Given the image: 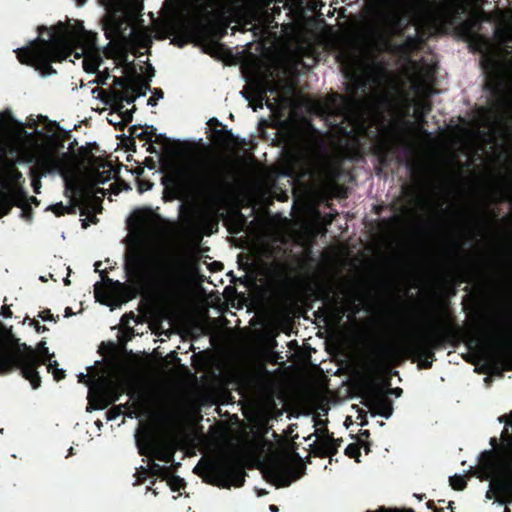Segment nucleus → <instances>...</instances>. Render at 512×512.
<instances>
[{"instance_id": "nucleus-41", "label": "nucleus", "mask_w": 512, "mask_h": 512, "mask_svg": "<svg viewBox=\"0 0 512 512\" xmlns=\"http://www.w3.org/2000/svg\"><path fill=\"white\" fill-rule=\"evenodd\" d=\"M72 453H73V447H70L69 454H72Z\"/></svg>"}, {"instance_id": "nucleus-14", "label": "nucleus", "mask_w": 512, "mask_h": 512, "mask_svg": "<svg viewBox=\"0 0 512 512\" xmlns=\"http://www.w3.org/2000/svg\"><path fill=\"white\" fill-rule=\"evenodd\" d=\"M148 87L138 76H130L126 79V84L121 91L115 93L114 113H111L109 121L114 124L128 122L132 119L133 107L129 108L137 98L146 95Z\"/></svg>"}, {"instance_id": "nucleus-25", "label": "nucleus", "mask_w": 512, "mask_h": 512, "mask_svg": "<svg viewBox=\"0 0 512 512\" xmlns=\"http://www.w3.org/2000/svg\"><path fill=\"white\" fill-rule=\"evenodd\" d=\"M21 177L22 174L19 171L11 169L6 174V181L9 182L10 185L16 186Z\"/></svg>"}, {"instance_id": "nucleus-24", "label": "nucleus", "mask_w": 512, "mask_h": 512, "mask_svg": "<svg viewBox=\"0 0 512 512\" xmlns=\"http://www.w3.org/2000/svg\"><path fill=\"white\" fill-rule=\"evenodd\" d=\"M345 454L351 458H355L357 462H360L359 457L361 456L360 448L357 443H351L345 448Z\"/></svg>"}, {"instance_id": "nucleus-5", "label": "nucleus", "mask_w": 512, "mask_h": 512, "mask_svg": "<svg viewBox=\"0 0 512 512\" xmlns=\"http://www.w3.org/2000/svg\"><path fill=\"white\" fill-rule=\"evenodd\" d=\"M504 419L501 446L495 451L485 452L472 471L480 480L488 481L485 498L504 506V512H511L506 506L512 504V413L500 421Z\"/></svg>"}, {"instance_id": "nucleus-4", "label": "nucleus", "mask_w": 512, "mask_h": 512, "mask_svg": "<svg viewBox=\"0 0 512 512\" xmlns=\"http://www.w3.org/2000/svg\"><path fill=\"white\" fill-rule=\"evenodd\" d=\"M338 59L350 84L363 92L362 97H341L338 103L343 120L347 122L340 131L348 136L354 150L360 136H370L372 126H379L378 130L383 128V114L393 107V98L384 87L386 80L382 65L364 50H343Z\"/></svg>"}, {"instance_id": "nucleus-37", "label": "nucleus", "mask_w": 512, "mask_h": 512, "mask_svg": "<svg viewBox=\"0 0 512 512\" xmlns=\"http://www.w3.org/2000/svg\"><path fill=\"white\" fill-rule=\"evenodd\" d=\"M106 79H107V77H105L103 79H99V80H97V82L104 84Z\"/></svg>"}, {"instance_id": "nucleus-9", "label": "nucleus", "mask_w": 512, "mask_h": 512, "mask_svg": "<svg viewBox=\"0 0 512 512\" xmlns=\"http://www.w3.org/2000/svg\"><path fill=\"white\" fill-rule=\"evenodd\" d=\"M136 444L140 454L149 457L146 467H141L137 472L139 481L148 475H163L165 468L156 463L161 460L168 464L174 456V444L171 437L161 428L151 423H141L135 435Z\"/></svg>"}, {"instance_id": "nucleus-27", "label": "nucleus", "mask_w": 512, "mask_h": 512, "mask_svg": "<svg viewBox=\"0 0 512 512\" xmlns=\"http://www.w3.org/2000/svg\"><path fill=\"white\" fill-rule=\"evenodd\" d=\"M120 415V412L116 411V410H111L108 415H107V419L109 421H114L116 420Z\"/></svg>"}, {"instance_id": "nucleus-13", "label": "nucleus", "mask_w": 512, "mask_h": 512, "mask_svg": "<svg viewBox=\"0 0 512 512\" xmlns=\"http://www.w3.org/2000/svg\"><path fill=\"white\" fill-rule=\"evenodd\" d=\"M205 477L212 484L222 488L240 487L245 480V471L233 456H226L208 463Z\"/></svg>"}, {"instance_id": "nucleus-28", "label": "nucleus", "mask_w": 512, "mask_h": 512, "mask_svg": "<svg viewBox=\"0 0 512 512\" xmlns=\"http://www.w3.org/2000/svg\"><path fill=\"white\" fill-rule=\"evenodd\" d=\"M355 154H356V152H354V151H353V152H351V153H350V152H344V151H343V152H340V156H341L342 158H345V159H353V157H354V155H355Z\"/></svg>"}, {"instance_id": "nucleus-23", "label": "nucleus", "mask_w": 512, "mask_h": 512, "mask_svg": "<svg viewBox=\"0 0 512 512\" xmlns=\"http://www.w3.org/2000/svg\"><path fill=\"white\" fill-rule=\"evenodd\" d=\"M497 101L507 109H512V87L505 93L497 96Z\"/></svg>"}, {"instance_id": "nucleus-44", "label": "nucleus", "mask_w": 512, "mask_h": 512, "mask_svg": "<svg viewBox=\"0 0 512 512\" xmlns=\"http://www.w3.org/2000/svg\"><path fill=\"white\" fill-rule=\"evenodd\" d=\"M0 158H2V154H0Z\"/></svg>"}, {"instance_id": "nucleus-22", "label": "nucleus", "mask_w": 512, "mask_h": 512, "mask_svg": "<svg viewBox=\"0 0 512 512\" xmlns=\"http://www.w3.org/2000/svg\"><path fill=\"white\" fill-rule=\"evenodd\" d=\"M450 485L455 490H463L466 486V477L464 474H454L449 478Z\"/></svg>"}, {"instance_id": "nucleus-8", "label": "nucleus", "mask_w": 512, "mask_h": 512, "mask_svg": "<svg viewBox=\"0 0 512 512\" xmlns=\"http://www.w3.org/2000/svg\"><path fill=\"white\" fill-rule=\"evenodd\" d=\"M53 356L54 354L49 352L46 341H41L36 348L26 344L15 346L0 335V371L20 368L22 375L30 381L33 389L40 386L37 370V365L40 363L47 365L48 371L56 380L64 378L65 372L58 367L56 360H52Z\"/></svg>"}, {"instance_id": "nucleus-43", "label": "nucleus", "mask_w": 512, "mask_h": 512, "mask_svg": "<svg viewBox=\"0 0 512 512\" xmlns=\"http://www.w3.org/2000/svg\"><path fill=\"white\" fill-rule=\"evenodd\" d=\"M148 104L152 105V100L151 99L148 100Z\"/></svg>"}, {"instance_id": "nucleus-12", "label": "nucleus", "mask_w": 512, "mask_h": 512, "mask_svg": "<svg viewBox=\"0 0 512 512\" xmlns=\"http://www.w3.org/2000/svg\"><path fill=\"white\" fill-rule=\"evenodd\" d=\"M80 383L89 386V405L87 411L101 410L119 400L125 390V379L121 375L115 377L100 376L94 382H90L88 373L80 372L78 375Z\"/></svg>"}, {"instance_id": "nucleus-36", "label": "nucleus", "mask_w": 512, "mask_h": 512, "mask_svg": "<svg viewBox=\"0 0 512 512\" xmlns=\"http://www.w3.org/2000/svg\"><path fill=\"white\" fill-rule=\"evenodd\" d=\"M96 426H97V428H98V429H101V427H102V423H101L100 421H97V422H96Z\"/></svg>"}, {"instance_id": "nucleus-39", "label": "nucleus", "mask_w": 512, "mask_h": 512, "mask_svg": "<svg viewBox=\"0 0 512 512\" xmlns=\"http://www.w3.org/2000/svg\"><path fill=\"white\" fill-rule=\"evenodd\" d=\"M149 489H150V490H152V492H153V495H154V496H156V495H157V491H156L155 489H152V488H150V487H149Z\"/></svg>"}, {"instance_id": "nucleus-21", "label": "nucleus", "mask_w": 512, "mask_h": 512, "mask_svg": "<svg viewBox=\"0 0 512 512\" xmlns=\"http://www.w3.org/2000/svg\"><path fill=\"white\" fill-rule=\"evenodd\" d=\"M389 129L391 131V137L393 138V142H406L404 131L399 127V125L392 121L389 123Z\"/></svg>"}, {"instance_id": "nucleus-16", "label": "nucleus", "mask_w": 512, "mask_h": 512, "mask_svg": "<svg viewBox=\"0 0 512 512\" xmlns=\"http://www.w3.org/2000/svg\"><path fill=\"white\" fill-rule=\"evenodd\" d=\"M387 386L388 384L385 383L370 385L365 394V402L373 414L389 419L393 414V408L388 395L399 398L402 395V389L387 388Z\"/></svg>"}, {"instance_id": "nucleus-3", "label": "nucleus", "mask_w": 512, "mask_h": 512, "mask_svg": "<svg viewBox=\"0 0 512 512\" xmlns=\"http://www.w3.org/2000/svg\"><path fill=\"white\" fill-rule=\"evenodd\" d=\"M0 154L9 164H33L34 192L39 193L42 177L58 175L73 197H84L75 159L63 142L42 131L28 132L10 110L0 112Z\"/></svg>"}, {"instance_id": "nucleus-15", "label": "nucleus", "mask_w": 512, "mask_h": 512, "mask_svg": "<svg viewBox=\"0 0 512 512\" xmlns=\"http://www.w3.org/2000/svg\"><path fill=\"white\" fill-rule=\"evenodd\" d=\"M450 328V321L443 317L439 325H429L425 331L410 333L405 344L420 355L430 356L444 342Z\"/></svg>"}, {"instance_id": "nucleus-32", "label": "nucleus", "mask_w": 512, "mask_h": 512, "mask_svg": "<svg viewBox=\"0 0 512 512\" xmlns=\"http://www.w3.org/2000/svg\"><path fill=\"white\" fill-rule=\"evenodd\" d=\"M431 364H432V361H431V360L425 359V360L423 361V366H424V367H429Z\"/></svg>"}, {"instance_id": "nucleus-10", "label": "nucleus", "mask_w": 512, "mask_h": 512, "mask_svg": "<svg viewBox=\"0 0 512 512\" xmlns=\"http://www.w3.org/2000/svg\"><path fill=\"white\" fill-rule=\"evenodd\" d=\"M162 183L172 197L181 199L193 193L209 190L212 186V177L206 168L184 163L167 171L162 177Z\"/></svg>"}, {"instance_id": "nucleus-42", "label": "nucleus", "mask_w": 512, "mask_h": 512, "mask_svg": "<svg viewBox=\"0 0 512 512\" xmlns=\"http://www.w3.org/2000/svg\"><path fill=\"white\" fill-rule=\"evenodd\" d=\"M115 82H116L117 84H120V79H115Z\"/></svg>"}, {"instance_id": "nucleus-26", "label": "nucleus", "mask_w": 512, "mask_h": 512, "mask_svg": "<svg viewBox=\"0 0 512 512\" xmlns=\"http://www.w3.org/2000/svg\"><path fill=\"white\" fill-rule=\"evenodd\" d=\"M70 209L69 206H65L64 204L62 203H57L53 206H51V210L56 214V215H62L64 214L65 212H67L68 210Z\"/></svg>"}, {"instance_id": "nucleus-7", "label": "nucleus", "mask_w": 512, "mask_h": 512, "mask_svg": "<svg viewBox=\"0 0 512 512\" xmlns=\"http://www.w3.org/2000/svg\"><path fill=\"white\" fill-rule=\"evenodd\" d=\"M223 8L224 0H176L165 7V25L171 32L190 38L208 30Z\"/></svg>"}, {"instance_id": "nucleus-20", "label": "nucleus", "mask_w": 512, "mask_h": 512, "mask_svg": "<svg viewBox=\"0 0 512 512\" xmlns=\"http://www.w3.org/2000/svg\"><path fill=\"white\" fill-rule=\"evenodd\" d=\"M7 188L6 190H0V217L7 213L11 205L10 190L15 189Z\"/></svg>"}, {"instance_id": "nucleus-11", "label": "nucleus", "mask_w": 512, "mask_h": 512, "mask_svg": "<svg viewBox=\"0 0 512 512\" xmlns=\"http://www.w3.org/2000/svg\"><path fill=\"white\" fill-rule=\"evenodd\" d=\"M405 73L411 89L416 96L413 100V114L418 128L420 129L426 114L430 110L429 103L425 98L433 93L431 83L434 76V67L432 65L412 62L409 64Z\"/></svg>"}, {"instance_id": "nucleus-18", "label": "nucleus", "mask_w": 512, "mask_h": 512, "mask_svg": "<svg viewBox=\"0 0 512 512\" xmlns=\"http://www.w3.org/2000/svg\"><path fill=\"white\" fill-rule=\"evenodd\" d=\"M299 470V466L283 461L273 467L272 474L277 486L285 487L298 477Z\"/></svg>"}, {"instance_id": "nucleus-19", "label": "nucleus", "mask_w": 512, "mask_h": 512, "mask_svg": "<svg viewBox=\"0 0 512 512\" xmlns=\"http://www.w3.org/2000/svg\"><path fill=\"white\" fill-rule=\"evenodd\" d=\"M114 177V171L111 165H101L100 168L93 174V181L97 184H104Z\"/></svg>"}, {"instance_id": "nucleus-35", "label": "nucleus", "mask_w": 512, "mask_h": 512, "mask_svg": "<svg viewBox=\"0 0 512 512\" xmlns=\"http://www.w3.org/2000/svg\"><path fill=\"white\" fill-rule=\"evenodd\" d=\"M217 122H218V120L216 118H211V119H209L208 124L211 125L212 123H217Z\"/></svg>"}, {"instance_id": "nucleus-33", "label": "nucleus", "mask_w": 512, "mask_h": 512, "mask_svg": "<svg viewBox=\"0 0 512 512\" xmlns=\"http://www.w3.org/2000/svg\"><path fill=\"white\" fill-rule=\"evenodd\" d=\"M269 510H270L271 512H278V511H279L278 507H276L275 505H270V506H269Z\"/></svg>"}, {"instance_id": "nucleus-1", "label": "nucleus", "mask_w": 512, "mask_h": 512, "mask_svg": "<svg viewBox=\"0 0 512 512\" xmlns=\"http://www.w3.org/2000/svg\"><path fill=\"white\" fill-rule=\"evenodd\" d=\"M107 15L103 21L105 36L110 42L101 48L96 44L93 32L85 30L81 23H76L49 40L35 39L26 47L15 49L19 61L37 70L42 77L52 76L55 61L66 60L73 55L81 60L84 71L96 74L103 65V55L113 58L118 65L132 70L128 50L135 46H148L150 33L137 26V18L142 10V0H101Z\"/></svg>"}, {"instance_id": "nucleus-29", "label": "nucleus", "mask_w": 512, "mask_h": 512, "mask_svg": "<svg viewBox=\"0 0 512 512\" xmlns=\"http://www.w3.org/2000/svg\"><path fill=\"white\" fill-rule=\"evenodd\" d=\"M151 187H152V185H151V184H143V183H141V184L139 185V190H140V192L142 193V192H144V191H147V190L151 189Z\"/></svg>"}, {"instance_id": "nucleus-6", "label": "nucleus", "mask_w": 512, "mask_h": 512, "mask_svg": "<svg viewBox=\"0 0 512 512\" xmlns=\"http://www.w3.org/2000/svg\"><path fill=\"white\" fill-rule=\"evenodd\" d=\"M286 174L291 177H309L328 183L334 180L333 160L322 152V143L316 135H303L294 140L284 154Z\"/></svg>"}, {"instance_id": "nucleus-38", "label": "nucleus", "mask_w": 512, "mask_h": 512, "mask_svg": "<svg viewBox=\"0 0 512 512\" xmlns=\"http://www.w3.org/2000/svg\"><path fill=\"white\" fill-rule=\"evenodd\" d=\"M41 330H45V327L37 326V332H40Z\"/></svg>"}, {"instance_id": "nucleus-17", "label": "nucleus", "mask_w": 512, "mask_h": 512, "mask_svg": "<svg viewBox=\"0 0 512 512\" xmlns=\"http://www.w3.org/2000/svg\"><path fill=\"white\" fill-rule=\"evenodd\" d=\"M282 88L283 86L280 83L275 82L273 79L264 78L259 84L256 103H254V100L246 95L245 92L242 91L240 94L249 102V105L254 111L262 108L265 102V105L272 112H275L277 107L286 105L287 103V98L281 93Z\"/></svg>"}, {"instance_id": "nucleus-40", "label": "nucleus", "mask_w": 512, "mask_h": 512, "mask_svg": "<svg viewBox=\"0 0 512 512\" xmlns=\"http://www.w3.org/2000/svg\"><path fill=\"white\" fill-rule=\"evenodd\" d=\"M64 281H65V284H66V285L70 284V280L68 279V277H67V278H65V280H64Z\"/></svg>"}, {"instance_id": "nucleus-34", "label": "nucleus", "mask_w": 512, "mask_h": 512, "mask_svg": "<svg viewBox=\"0 0 512 512\" xmlns=\"http://www.w3.org/2000/svg\"><path fill=\"white\" fill-rule=\"evenodd\" d=\"M396 345H398V341L397 342H393V343H386L385 344V346H387V347H394Z\"/></svg>"}, {"instance_id": "nucleus-31", "label": "nucleus", "mask_w": 512, "mask_h": 512, "mask_svg": "<svg viewBox=\"0 0 512 512\" xmlns=\"http://www.w3.org/2000/svg\"><path fill=\"white\" fill-rule=\"evenodd\" d=\"M494 184H495L496 186L501 187V186H503V185H504V182H503V180H502L501 178H498V179H496V181H495V183H494Z\"/></svg>"}, {"instance_id": "nucleus-2", "label": "nucleus", "mask_w": 512, "mask_h": 512, "mask_svg": "<svg viewBox=\"0 0 512 512\" xmlns=\"http://www.w3.org/2000/svg\"><path fill=\"white\" fill-rule=\"evenodd\" d=\"M126 273L129 285L113 283L94 286L95 298L111 308L150 291L170 290L175 284V271L169 251L161 237L158 219L139 214L130 223Z\"/></svg>"}, {"instance_id": "nucleus-30", "label": "nucleus", "mask_w": 512, "mask_h": 512, "mask_svg": "<svg viewBox=\"0 0 512 512\" xmlns=\"http://www.w3.org/2000/svg\"><path fill=\"white\" fill-rule=\"evenodd\" d=\"M506 342L510 347H512V331L507 335Z\"/></svg>"}]
</instances>
